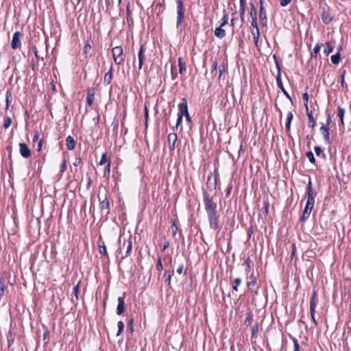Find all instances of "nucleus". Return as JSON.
<instances>
[{"label": "nucleus", "instance_id": "1", "mask_svg": "<svg viewBox=\"0 0 351 351\" xmlns=\"http://www.w3.org/2000/svg\"><path fill=\"white\" fill-rule=\"evenodd\" d=\"M203 202L207 214L210 228L218 231L219 230V216L217 212V203L214 201L213 197H210V195L205 191L203 193Z\"/></svg>", "mask_w": 351, "mask_h": 351}, {"label": "nucleus", "instance_id": "2", "mask_svg": "<svg viewBox=\"0 0 351 351\" xmlns=\"http://www.w3.org/2000/svg\"><path fill=\"white\" fill-rule=\"evenodd\" d=\"M176 12H177V21L176 27H179L185 19L184 12L185 9L182 0H176Z\"/></svg>", "mask_w": 351, "mask_h": 351}, {"label": "nucleus", "instance_id": "3", "mask_svg": "<svg viewBox=\"0 0 351 351\" xmlns=\"http://www.w3.org/2000/svg\"><path fill=\"white\" fill-rule=\"evenodd\" d=\"M123 51V50L121 46H117L112 49L114 61L119 65L122 64L125 60L124 58L122 56Z\"/></svg>", "mask_w": 351, "mask_h": 351}, {"label": "nucleus", "instance_id": "4", "mask_svg": "<svg viewBox=\"0 0 351 351\" xmlns=\"http://www.w3.org/2000/svg\"><path fill=\"white\" fill-rule=\"evenodd\" d=\"M276 67L278 69V74H277V76H276L277 86H278V88H280L282 90V91L286 95V97L287 98H289V99H291V97H290L289 94L285 90V88L284 86H283L282 78H281L280 68V65H279V64H278L277 60H276Z\"/></svg>", "mask_w": 351, "mask_h": 351}, {"label": "nucleus", "instance_id": "5", "mask_svg": "<svg viewBox=\"0 0 351 351\" xmlns=\"http://www.w3.org/2000/svg\"><path fill=\"white\" fill-rule=\"evenodd\" d=\"M260 2V11H259V19L263 26L267 25V12L263 7V0H259Z\"/></svg>", "mask_w": 351, "mask_h": 351}, {"label": "nucleus", "instance_id": "6", "mask_svg": "<svg viewBox=\"0 0 351 351\" xmlns=\"http://www.w3.org/2000/svg\"><path fill=\"white\" fill-rule=\"evenodd\" d=\"M98 197H99V200L100 201L99 207H100L101 210H108L109 206H110V202H109V199L108 198L107 193H106V191H104V194L102 197H101L100 194H99Z\"/></svg>", "mask_w": 351, "mask_h": 351}, {"label": "nucleus", "instance_id": "7", "mask_svg": "<svg viewBox=\"0 0 351 351\" xmlns=\"http://www.w3.org/2000/svg\"><path fill=\"white\" fill-rule=\"evenodd\" d=\"M21 36L22 34L20 32H16L14 33L11 43V47L12 49H16L20 47Z\"/></svg>", "mask_w": 351, "mask_h": 351}, {"label": "nucleus", "instance_id": "8", "mask_svg": "<svg viewBox=\"0 0 351 351\" xmlns=\"http://www.w3.org/2000/svg\"><path fill=\"white\" fill-rule=\"evenodd\" d=\"M247 285L251 292L258 293V287L256 286V278L254 273L251 274L250 280L247 283Z\"/></svg>", "mask_w": 351, "mask_h": 351}, {"label": "nucleus", "instance_id": "9", "mask_svg": "<svg viewBox=\"0 0 351 351\" xmlns=\"http://www.w3.org/2000/svg\"><path fill=\"white\" fill-rule=\"evenodd\" d=\"M189 112L187 100L186 98L182 99V102L178 105V116L184 117Z\"/></svg>", "mask_w": 351, "mask_h": 351}, {"label": "nucleus", "instance_id": "10", "mask_svg": "<svg viewBox=\"0 0 351 351\" xmlns=\"http://www.w3.org/2000/svg\"><path fill=\"white\" fill-rule=\"evenodd\" d=\"M19 152L25 158H27L31 156V150L25 143H19Z\"/></svg>", "mask_w": 351, "mask_h": 351}, {"label": "nucleus", "instance_id": "11", "mask_svg": "<svg viewBox=\"0 0 351 351\" xmlns=\"http://www.w3.org/2000/svg\"><path fill=\"white\" fill-rule=\"evenodd\" d=\"M137 57L138 60V69L141 70L143 67L144 61L145 60V48L143 45H141L140 47V49L137 54Z\"/></svg>", "mask_w": 351, "mask_h": 351}, {"label": "nucleus", "instance_id": "12", "mask_svg": "<svg viewBox=\"0 0 351 351\" xmlns=\"http://www.w3.org/2000/svg\"><path fill=\"white\" fill-rule=\"evenodd\" d=\"M177 139V134L174 132L170 133L168 135V143L170 151H173L175 149V145Z\"/></svg>", "mask_w": 351, "mask_h": 351}, {"label": "nucleus", "instance_id": "13", "mask_svg": "<svg viewBox=\"0 0 351 351\" xmlns=\"http://www.w3.org/2000/svg\"><path fill=\"white\" fill-rule=\"evenodd\" d=\"M320 133L324 136V141L328 143H330L329 128L326 127L324 123L322 124L320 128Z\"/></svg>", "mask_w": 351, "mask_h": 351}, {"label": "nucleus", "instance_id": "14", "mask_svg": "<svg viewBox=\"0 0 351 351\" xmlns=\"http://www.w3.org/2000/svg\"><path fill=\"white\" fill-rule=\"evenodd\" d=\"M124 299H125V294L123 296L118 298V305H117V314L119 315L123 314V313L125 311Z\"/></svg>", "mask_w": 351, "mask_h": 351}, {"label": "nucleus", "instance_id": "15", "mask_svg": "<svg viewBox=\"0 0 351 351\" xmlns=\"http://www.w3.org/2000/svg\"><path fill=\"white\" fill-rule=\"evenodd\" d=\"M313 208V206L306 204L305 205L304 209L302 212V215L300 218L301 221L304 222L306 221V219L309 217Z\"/></svg>", "mask_w": 351, "mask_h": 351}, {"label": "nucleus", "instance_id": "16", "mask_svg": "<svg viewBox=\"0 0 351 351\" xmlns=\"http://www.w3.org/2000/svg\"><path fill=\"white\" fill-rule=\"evenodd\" d=\"M305 108H306V114H307L308 119V126L313 128H315V126L316 125V122L313 118V112H312V111L309 110L308 106L306 104L305 105Z\"/></svg>", "mask_w": 351, "mask_h": 351}, {"label": "nucleus", "instance_id": "17", "mask_svg": "<svg viewBox=\"0 0 351 351\" xmlns=\"http://www.w3.org/2000/svg\"><path fill=\"white\" fill-rule=\"evenodd\" d=\"M122 247H125V249H126L125 256H123L122 257L123 258H124L128 256L131 252L132 247V243L131 239H130L128 241H124Z\"/></svg>", "mask_w": 351, "mask_h": 351}, {"label": "nucleus", "instance_id": "18", "mask_svg": "<svg viewBox=\"0 0 351 351\" xmlns=\"http://www.w3.org/2000/svg\"><path fill=\"white\" fill-rule=\"evenodd\" d=\"M316 297H317V293L315 291H313L310 300V313L313 314V312L315 310V307L317 305L316 303Z\"/></svg>", "mask_w": 351, "mask_h": 351}, {"label": "nucleus", "instance_id": "19", "mask_svg": "<svg viewBox=\"0 0 351 351\" xmlns=\"http://www.w3.org/2000/svg\"><path fill=\"white\" fill-rule=\"evenodd\" d=\"M112 64H111L109 71L105 74L104 77V84L108 85L110 84L112 78Z\"/></svg>", "mask_w": 351, "mask_h": 351}, {"label": "nucleus", "instance_id": "20", "mask_svg": "<svg viewBox=\"0 0 351 351\" xmlns=\"http://www.w3.org/2000/svg\"><path fill=\"white\" fill-rule=\"evenodd\" d=\"M66 147L69 150H73L75 149L76 143L74 138L71 136H68L66 138Z\"/></svg>", "mask_w": 351, "mask_h": 351}, {"label": "nucleus", "instance_id": "21", "mask_svg": "<svg viewBox=\"0 0 351 351\" xmlns=\"http://www.w3.org/2000/svg\"><path fill=\"white\" fill-rule=\"evenodd\" d=\"M173 270H166L164 273V277L165 278V283L169 286L171 285V277L173 275Z\"/></svg>", "mask_w": 351, "mask_h": 351}, {"label": "nucleus", "instance_id": "22", "mask_svg": "<svg viewBox=\"0 0 351 351\" xmlns=\"http://www.w3.org/2000/svg\"><path fill=\"white\" fill-rule=\"evenodd\" d=\"M94 96H95L94 90L93 89L89 90L87 93V97H86L87 104L88 106H91L93 105V100H94Z\"/></svg>", "mask_w": 351, "mask_h": 351}, {"label": "nucleus", "instance_id": "23", "mask_svg": "<svg viewBox=\"0 0 351 351\" xmlns=\"http://www.w3.org/2000/svg\"><path fill=\"white\" fill-rule=\"evenodd\" d=\"M216 182H217V177L216 176H214L213 179V175H210L208 177V180H207L206 184L208 188L215 189Z\"/></svg>", "mask_w": 351, "mask_h": 351}, {"label": "nucleus", "instance_id": "24", "mask_svg": "<svg viewBox=\"0 0 351 351\" xmlns=\"http://www.w3.org/2000/svg\"><path fill=\"white\" fill-rule=\"evenodd\" d=\"M222 27H223L219 25V27H217L215 30V36L220 39L226 36V32Z\"/></svg>", "mask_w": 351, "mask_h": 351}, {"label": "nucleus", "instance_id": "25", "mask_svg": "<svg viewBox=\"0 0 351 351\" xmlns=\"http://www.w3.org/2000/svg\"><path fill=\"white\" fill-rule=\"evenodd\" d=\"M178 62L179 66V73L180 75H184L186 70V64L183 62L182 58L180 57L178 58Z\"/></svg>", "mask_w": 351, "mask_h": 351}, {"label": "nucleus", "instance_id": "26", "mask_svg": "<svg viewBox=\"0 0 351 351\" xmlns=\"http://www.w3.org/2000/svg\"><path fill=\"white\" fill-rule=\"evenodd\" d=\"M316 192L313 190V184L310 180L307 184V196L308 197H315Z\"/></svg>", "mask_w": 351, "mask_h": 351}, {"label": "nucleus", "instance_id": "27", "mask_svg": "<svg viewBox=\"0 0 351 351\" xmlns=\"http://www.w3.org/2000/svg\"><path fill=\"white\" fill-rule=\"evenodd\" d=\"M293 114L291 112H289L288 114H287V122H286V125H285V128H286V130L287 132H289L290 131V129H291V121L293 120Z\"/></svg>", "mask_w": 351, "mask_h": 351}, {"label": "nucleus", "instance_id": "28", "mask_svg": "<svg viewBox=\"0 0 351 351\" xmlns=\"http://www.w3.org/2000/svg\"><path fill=\"white\" fill-rule=\"evenodd\" d=\"M324 53L325 56H328L333 51V47L330 45L329 43L326 42L324 45Z\"/></svg>", "mask_w": 351, "mask_h": 351}, {"label": "nucleus", "instance_id": "29", "mask_svg": "<svg viewBox=\"0 0 351 351\" xmlns=\"http://www.w3.org/2000/svg\"><path fill=\"white\" fill-rule=\"evenodd\" d=\"M243 265L246 267L245 271L249 273L250 271V269L254 266V263L250 257H247Z\"/></svg>", "mask_w": 351, "mask_h": 351}, {"label": "nucleus", "instance_id": "30", "mask_svg": "<svg viewBox=\"0 0 351 351\" xmlns=\"http://www.w3.org/2000/svg\"><path fill=\"white\" fill-rule=\"evenodd\" d=\"M322 21L325 24L330 23L332 21V19L330 16V15L328 12H323V13L322 14Z\"/></svg>", "mask_w": 351, "mask_h": 351}, {"label": "nucleus", "instance_id": "31", "mask_svg": "<svg viewBox=\"0 0 351 351\" xmlns=\"http://www.w3.org/2000/svg\"><path fill=\"white\" fill-rule=\"evenodd\" d=\"M344 114H345V110L342 107L339 106L337 108V116L339 117L342 125L344 124V122H343Z\"/></svg>", "mask_w": 351, "mask_h": 351}, {"label": "nucleus", "instance_id": "32", "mask_svg": "<svg viewBox=\"0 0 351 351\" xmlns=\"http://www.w3.org/2000/svg\"><path fill=\"white\" fill-rule=\"evenodd\" d=\"M340 60H341V55H340L339 52H337L331 56V62L334 64H339L340 62Z\"/></svg>", "mask_w": 351, "mask_h": 351}, {"label": "nucleus", "instance_id": "33", "mask_svg": "<svg viewBox=\"0 0 351 351\" xmlns=\"http://www.w3.org/2000/svg\"><path fill=\"white\" fill-rule=\"evenodd\" d=\"M126 19L128 24L130 27L132 26L134 24L133 19L131 16V12L129 8V6L127 7V12H126Z\"/></svg>", "mask_w": 351, "mask_h": 351}, {"label": "nucleus", "instance_id": "34", "mask_svg": "<svg viewBox=\"0 0 351 351\" xmlns=\"http://www.w3.org/2000/svg\"><path fill=\"white\" fill-rule=\"evenodd\" d=\"M99 253L104 256H108V252H107V250H106V247L104 244V242H102L101 244H99Z\"/></svg>", "mask_w": 351, "mask_h": 351}, {"label": "nucleus", "instance_id": "35", "mask_svg": "<svg viewBox=\"0 0 351 351\" xmlns=\"http://www.w3.org/2000/svg\"><path fill=\"white\" fill-rule=\"evenodd\" d=\"M252 319H253L252 313L251 312L247 313V315H246V317H245V322H244L245 325L246 326H249L250 325H251V324L252 322Z\"/></svg>", "mask_w": 351, "mask_h": 351}, {"label": "nucleus", "instance_id": "36", "mask_svg": "<svg viewBox=\"0 0 351 351\" xmlns=\"http://www.w3.org/2000/svg\"><path fill=\"white\" fill-rule=\"evenodd\" d=\"M5 284L4 278H0V296H3L5 293Z\"/></svg>", "mask_w": 351, "mask_h": 351}, {"label": "nucleus", "instance_id": "37", "mask_svg": "<svg viewBox=\"0 0 351 351\" xmlns=\"http://www.w3.org/2000/svg\"><path fill=\"white\" fill-rule=\"evenodd\" d=\"M12 122V119L10 117H8V116L5 117L4 118V122H3V128L5 129H8L11 125Z\"/></svg>", "mask_w": 351, "mask_h": 351}, {"label": "nucleus", "instance_id": "38", "mask_svg": "<svg viewBox=\"0 0 351 351\" xmlns=\"http://www.w3.org/2000/svg\"><path fill=\"white\" fill-rule=\"evenodd\" d=\"M117 326H118V331L117 332V336L118 337V336L121 335V334L123 332L125 325L122 321H119L117 323Z\"/></svg>", "mask_w": 351, "mask_h": 351}, {"label": "nucleus", "instance_id": "39", "mask_svg": "<svg viewBox=\"0 0 351 351\" xmlns=\"http://www.w3.org/2000/svg\"><path fill=\"white\" fill-rule=\"evenodd\" d=\"M156 269L158 270L159 274H161V272L163 269L162 258L160 256L158 257L157 264H156Z\"/></svg>", "mask_w": 351, "mask_h": 351}, {"label": "nucleus", "instance_id": "40", "mask_svg": "<svg viewBox=\"0 0 351 351\" xmlns=\"http://www.w3.org/2000/svg\"><path fill=\"white\" fill-rule=\"evenodd\" d=\"M250 14L252 19L257 18L256 10L253 3L250 4Z\"/></svg>", "mask_w": 351, "mask_h": 351}, {"label": "nucleus", "instance_id": "41", "mask_svg": "<svg viewBox=\"0 0 351 351\" xmlns=\"http://www.w3.org/2000/svg\"><path fill=\"white\" fill-rule=\"evenodd\" d=\"M319 50H320V46L319 44H317L314 47L313 51L311 52V58H317V53H319Z\"/></svg>", "mask_w": 351, "mask_h": 351}, {"label": "nucleus", "instance_id": "42", "mask_svg": "<svg viewBox=\"0 0 351 351\" xmlns=\"http://www.w3.org/2000/svg\"><path fill=\"white\" fill-rule=\"evenodd\" d=\"M80 284H81V282L79 281L73 288V292H74L75 296L76 298V300H78V294L80 293Z\"/></svg>", "mask_w": 351, "mask_h": 351}, {"label": "nucleus", "instance_id": "43", "mask_svg": "<svg viewBox=\"0 0 351 351\" xmlns=\"http://www.w3.org/2000/svg\"><path fill=\"white\" fill-rule=\"evenodd\" d=\"M345 75H346V71L345 70H343L341 73V85L342 86V87H347V84L345 82Z\"/></svg>", "mask_w": 351, "mask_h": 351}, {"label": "nucleus", "instance_id": "44", "mask_svg": "<svg viewBox=\"0 0 351 351\" xmlns=\"http://www.w3.org/2000/svg\"><path fill=\"white\" fill-rule=\"evenodd\" d=\"M293 343V351H300V346L295 338L292 339Z\"/></svg>", "mask_w": 351, "mask_h": 351}, {"label": "nucleus", "instance_id": "45", "mask_svg": "<svg viewBox=\"0 0 351 351\" xmlns=\"http://www.w3.org/2000/svg\"><path fill=\"white\" fill-rule=\"evenodd\" d=\"M263 205V213L265 215H267L269 211V204L267 201H264Z\"/></svg>", "mask_w": 351, "mask_h": 351}, {"label": "nucleus", "instance_id": "46", "mask_svg": "<svg viewBox=\"0 0 351 351\" xmlns=\"http://www.w3.org/2000/svg\"><path fill=\"white\" fill-rule=\"evenodd\" d=\"M306 156L311 163L315 162V159L314 155L311 151H309L306 153Z\"/></svg>", "mask_w": 351, "mask_h": 351}, {"label": "nucleus", "instance_id": "47", "mask_svg": "<svg viewBox=\"0 0 351 351\" xmlns=\"http://www.w3.org/2000/svg\"><path fill=\"white\" fill-rule=\"evenodd\" d=\"M314 204H315V197H308L307 196V200H306V204L313 207Z\"/></svg>", "mask_w": 351, "mask_h": 351}, {"label": "nucleus", "instance_id": "48", "mask_svg": "<svg viewBox=\"0 0 351 351\" xmlns=\"http://www.w3.org/2000/svg\"><path fill=\"white\" fill-rule=\"evenodd\" d=\"M228 18L227 14H224L220 21V26L221 27L225 26L228 23Z\"/></svg>", "mask_w": 351, "mask_h": 351}, {"label": "nucleus", "instance_id": "49", "mask_svg": "<svg viewBox=\"0 0 351 351\" xmlns=\"http://www.w3.org/2000/svg\"><path fill=\"white\" fill-rule=\"evenodd\" d=\"M14 336L12 335L11 332H10L9 335L8 337V343L9 348L14 343Z\"/></svg>", "mask_w": 351, "mask_h": 351}, {"label": "nucleus", "instance_id": "50", "mask_svg": "<svg viewBox=\"0 0 351 351\" xmlns=\"http://www.w3.org/2000/svg\"><path fill=\"white\" fill-rule=\"evenodd\" d=\"M66 159H64L61 165H60V172L61 173H63L64 172V171L66 170Z\"/></svg>", "mask_w": 351, "mask_h": 351}, {"label": "nucleus", "instance_id": "51", "mask_svg": "<svg viewBox=\"0 0 351 351\" xmlns=\"http://www.w3.org/2000/svg\"><path fill=\"white\" fill-rule=\"evenodd\" d=\"M12 95H11V93L10 90H8L6 92V95H5V101H6V109L8 108L9 107V104H10V98L11 97Z\"/></svg>", "mask_w": 351, "mask_h": 351}, {"label": "nucleus", "instance_id": "52", "mask_svg": "<svg viewBox=\"0 0 351 351\" xmlns=\"http://www.w3.org/2000/svg\"><path fill=\"white\" fill-rule=\"evenodd\" d=\"M258 324H256L252 327V335L253 337H255L256 336V333L258 332Z\"/></svg>", "mask_w": 351, "mask_h": 351}, {"label": "nucleus", "instance_id": "53", "mask_svg": "<svg viewBox=\"0 0 351 351\" xmlns=\"http://www.w3.org/2000/svg\"><path fill=\"white\" fill-rule=\"evenodd\" d=\"M91 49V45L89 43H86L84 48V53L85 54H88Z\"/></svg>", "mask_w": 351, "mask_h": 351}, {"label": "nucleus", "instance_id": "54", "mask_svg": "<svg viewBox=\"0 0 351 351\" xmlns=\"http://www.w3.org/2000/svg\"><path fill=\"white\" fill-rule=\"evenodd\" d=\"M217 60H215L213 63V65H212V70H211V73L212 74H216L217 73Z\"/></svg>", "mask_w": 351, "mask_h": 351}, {"label": "nucleus", "instance_id": "55", "mask_svg": "<svg viewBox=\"0 0 351 351\" xmlns=\"http://www.w3.org/2000/svg\"><path fill=\"white\" fill-rule=\"evenodd\" d=\"M110 172V161L108 162L107 165L105 167L104 176L109 175Z\"/></svg>", "mask_w": 351, "mask_h": 351}, {"label": "nucleus", "instance_id": "56", "mask_svg": "<svg viewBox=\"0 0 351 351\" xmlns=\"http://www.w3.org/2000/svg\"><path fill=\"white\" fill-rule=\"evenodd\" d=\"M106 156H107L106 153H104L102 154L101 158V160L99 161V165H103L105 163H106V162H107Z\"/></svg>", "mask_w": 351, "mask_h": 351}, {"label": "nucleus", "instance_id": "57", "mask_svg": "<svg viewBox=\"0 0 351 351\" xmlns=\"http://www.w3.org/2000/svg\"><path fill=\"white\" fill-rule=\"evenodd\" d=\"M251 26L252 27L253 29L258 28L257 23V18L252 19Z\"/></svg>", "mask_w": 351, "mask_h": 351}, {"label": "nucleus", "instance_id": "58", "mask_svg": "<svg viewBox=\"0 0 351 351\" xmlns=\"http://www.w3.org/2000/svg\"><path fill=\"white\" fill-rule=\"evenodd\" d=\"M245 8H239L240 18L242 22H244Z\"/></svg>", "mask_w": 351, "mask_h": 351}, {"label": "nucleus", "instance_id": "59", "mask_svg": "<svg viewBox=\"0 0 351 351\" xmlns=\"http://www.w3.org/2000/svg\"><path fill=\"white\" fill-rule=\"evenodd\" d=\"M302 99L305 101L304 106L306 104L308 106V93H304L302 94Z\"/></svg>", "mask_w": 351, "mask_h": 351}, {"label": "nucleus", "instance_id": "60", "mask_svg": "<svg viewBox=\"0 0 351 351\" xmlns=\"http://www.w3.org/2000/svg\"><path fill=\"white\" fill-rule=\"evenodd\" d=\"M252 34L253 35V37L254 36H257V37H260V32H259V29L257 28V29H253L252 30Z\"/></svg>", "mask_w": 351, "mask_h": 351}, {"label": "nucleus", "instance_id": "61", "mask_svg": "<svg viewBox=\"0 0 351 351\" xmlns=\"http://www.w3.org/2000/svg\"><path fill=\"white\" fill-rule=\"evenodd\" d=\"M171 228H172L173 236H175L176 234L177 231H178V227H177V226H176L175 222H173V224L171 226Z\"/></svg>", "mask_w": 351, "mask_h": 351}, {"label": "nucleus", "instance_id": "62", "mask_svg": "<svg viewBox=\"0 0 351 351\" xmlns=\"http://www.w3.org/2000/svg\"><path fill=\"white\" fill-rule=\"evenodd\" d=\"M315 152L317 156H319L322 153V150L320 147L316 146L315 147Z\"/></svg>", "mask_w": 351, "mask_h": 351}, {"label": "nucleus", "instance_id": "63", "mask_svg": "<svg viewBox=\"0 0 351 351\" xmlns=\"http://www.w3.org/2000/svg\"><path fill=\"white\" fill-rule=\"evenodd\" d=\"M291 0H280V5L283 7L287 6Z\"/></svg>", "mask_w": 351, "mask_h": 351}, {"label": "nucleus", "instance_id": "64", "mask_svg": "<svg viewBox=\"0 0 351 351\" xmlns=\"http://www.w3.org/2000/svg\"><path fill=\"white\" fill-rule=\"evenodd\" d=\"M219 77H221L223 72H225V66L223 65H220L219 66Z\"/></svg>", "mask_w": 351, "mask_h": 351}]
</instances>
